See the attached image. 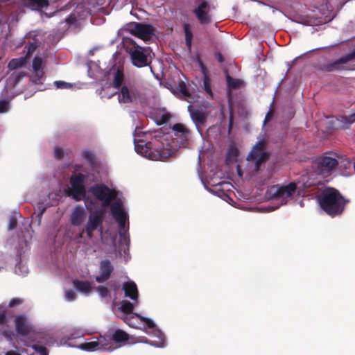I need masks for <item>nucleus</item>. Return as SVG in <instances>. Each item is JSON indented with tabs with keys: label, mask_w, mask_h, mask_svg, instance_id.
I'll use <instances>...</instances> for the list:
<instances>
[{
	"label": "nucleus",
	"mask_w": 355,
	"mask_h": 355,
	"mask_svg": "<svg viewBox=\"0 0 355 355\" xmlns=\"http://www.w3.org/2000/svg\"><path fill=\"white\" fill-rule=\"evenodd\" d=\"M24 349H19L16 346H15V349L8 350L5 355H22L24 353Z\"/></svg>",
	"instance_id": "nucleus-37"
},
{
	"label": "nucleus",
	"mask_w": 355,
	"mask_h": 355,
	"mask_svg": "<svg viewBox=\"0 0 355 355\" xmlns=\"http://www.w3.org/2000/svg\"><path fill=\"white\" fill-rule=\"evenodd\" d=\"M55 86L58 89H67L71 87V84L64 82V81H55L54 82Z\"/></svg>",
	"instance_id": "nucleus-36"
},
{
	"label": "nucleus",
	"mask_w": 355,
	"mask_h": 355,
	"mask_svg": "<svg viewBox=\"0 0 355 355\" xmlns=\"http://www.w3.org/2000/svg\"><path fill=\"white\" fill-rule=\"evenodd\" d=\"M268 115H269V113L266 116V119H265V121H264V123H266V120H267V119H268Z\"/></svg>",
	"instance_id": "nucleus-55"
},
{
	"label": "nucleus",
	"mask_w": 355,
	"mask_h": 355,
	"mask_svg": "<svg viewBox=\"0 0 355 355\" xmlns=\"http://www.w3.org/2000/svg\"><path fill=\"white\" fill-rule=\"evenodd\" d=\"M60 344L61 345H66V346H68V347H76L74 345L69 344L67 340H64L63 339L60 341Z\"/></svg>",
	"instance_id": "nucleus-48"
},
{
	"label": "nucleus",
	"mask_w": 355,
	"mask_h": 355,
	"mask_svg": "<svg viewBox=\"0 0 355 355\" xmlns=\"http://www.w3.org/2000/svg\"><path fill=\"white\" fill-rule=\"evenodd\" d=\"M227 83L229 87H239L241 85L242 83L239 80H235L227 76Z\"/></svg>",
	"instance_id": "nucleus-31"
},
{
	"label": "nucleus",
	"mask_w": 355,
	"mask_h": 355,
	"mask_svg": "<svg viewBox=\"0 0 355 355\" xmlns=\"http://www.w3.org/2000/svg\"><path fill=\"white\" fill-rule=\"evenodd\" d=\"M89 193H91L94 198H90L85 193L86 197L92 200L94 207L90 210L91 212L88 216V219L83 230L81 234H85V243L86 245H89L94 249V251L99 249L98 240L94 235V232L98 230L100 234L101 241L105 248L103 249L107 252H111L116 250V232L115 230L109 229L103 231L102 229V224L104 219L103 213L99 210L92 211L96 208V200L102 202L104 207L110 205L111 202H114L111 205V211L112 212V206L115 204H119L120 207H123L125 211V208L123 204L121 198L119 196V191L114 188H110L105 184H98L91 187L89 189Z\"/></svg>",
	"instance_id": "nucleus-1"
},
{
	"label": "nucleus",
	"mask_w": 355,
	"mask_h": 355,
	"mask_svg": "<svg viewBox=\"0 0 355 355\" xmlns=\"http://www.w3.org/2000/svg\"><path fill=\"white\" fill-rule=\"evenodd\" d=\"M135 151L143 157L150 160L164 161L175 153V148L172 147L168 143L166 144L158 141H146L134 137Z\"/></svg>",
	"instance_id": "nucleus-4"
},
{
	"label": "nucleus",
	"mask_w": 355,
	"mask_h": 355,
	"mask_svg": "<svg viewBox=\"0 0 355 355\" xmlns=\"http://www.w3.org/2000/svg\"><path fill=\"white\" fill-rule=\"evenodd\" d=\"M203 85H204V89L206 91V92L209 95L212 96V92H211V90L210 88V80H209V78L206 75L204 76Z\"/></svg>",
	"instance_id": "nucleus-32"
},
{
	"label": "nucleus",
	"mask_w": 355,
	"mask_h": 355,
	"mask_svg": "<svg viewBox=\"0 0 355 355\" xmlns=\"http://www.w3.org/2000/svg\"><path fill=\"white\" fill-rule=\"evenodd\" d=\"M97 292L101 297H107L109 294V291L106 287L99 286L97 288Z\"/></svg>",
	"instance_id": "nucleus-38"
},
{
	"label": "nucleus",
	"mask_w": 355,
	"mask_h": 355,
	"mask_svg": "<svg viewBox=\"0 0 355 355\" xmlns=\"http://www.w3.org/2000/svg\"><path fill=\"white\" fill-rule=\"evenodd\" d=\"M114 270L110 261L105 259L100 262L99 274L96 277V280L98 283H103L107 281Z\"/></svg>",
	"instance_id": "nucleus-16"
},
{
	"label": "nucleus",
	"mask_w": 355,
	"mask_h": 355,
	"mask_svg": "<svg viewBox=\"0 0 355 355\" xmlns=\"http://www.w3.org/2000/svg\"><path fill=\"white\" fill-rule=\"evenodd\" d=\"M137 92L132 86L123 85L118 94L119 103H130L136 101Z\"/></svg>",
	"instance_id": "nucleus-15"
},
{
	"label": "nucleus",
	"mask_w": 355,
	"mask_h": 355,
	"mask_svg": "<svg viewBox=\"0 0 355 355\" xmlns=\"http://www.w3.org/2000/svg\"><path fill=\"white\" fill-rule=\"evenodd\" d=\"M180 92L183 96L187 98V101L190 103L188 105V110L190 112V116L195 123L197 129L199 130L201 125H202L206 119V114L203 108H196L195 105L189 101V96L184 86H181Z\"/></svg>",
	"instance_id": "nucleus-13"
},
{
	"label": "nucleus",
	"mask_w": 355,
	"mask_h": 355,
	"mask_svg": "<svg viewBox=\"0 0 355 355\" xmlns=\"http://www.w3.org/2000/svg\"><path fill=\"white\" fill-rule=\"evenodd\" d=\"M173 130L175 132V135L187 139L189 135V130L187 128L181 123L175 124L173 126Z\"/></svg>",
	"instance_id": "nucleus-23"
},
{
	"label": "nucleus",
	"mask_w": 355,
	"mask_h": 355,
	"mask_svg": "<svg viewBox=\"0 0 355 355\" xmlns=\"http://www.w3.org/2000/svg\"><path fill=\"white\" fill-rule=\"evenodd\" d=\"M75 22V17L70 16L65 19L64 25L62 27V29H66L69 27L71 24H73Z\"/></svg>",
	"instance_id": "nucleus-39"
},
{
	"label": "nucleus",
	"mask_w": 355,
	"mask_h": 355,
	"mask_svg": "<svg viewBox=\"0 0 355 355\" xmlns=\"http://www.w3.org/2000/svg\"><path fill=\"white\" fill-rule=\"evenodd\" d=\"M73 286L77 291L84 295H89L92 291V286L89 282L74 280Z\"/></svg>",
	"instance_id": "nucleus-22"
},
{
	"label": "nucleus",
	"mask_w": 355,
	"mask_h": 355,
	"mask_svg": "<svg viewBox=\"0 0 355 355\" xmlns=\"http://www.w3.org/2000/svg\"><path fill=\"white\" fill-rule=\"evenodd\" d=\"M347 166L346 165H345V168H349V166H350V164H349V162H347Z\"/></svg>",
	"instance_id": "nucleus-53"
},
{
	"label": "nucleus",
	"mask_w": 355,
	"mask_h": 355,
	"mask_svg": "<svg viewBox=\"0 0 355 355\" xmlns=\"http://www.w3.org/2000/svg\"><path fill=\"white\" fill-rule=\"evenodd\" d=\"M25 75L22 72L12 74L7 80V85H15Z\"/></svg>",
	"instance_id": "nucleus-29"
},
{
	"label": "nucleus",
	"mask_w": 355,
	"mask_h": 355,
	"mask_svg": "<svg viewBox=\"0 0 355 355\" xmlns=\"http://www.w3.org/2000/svg\"><path fill=\"white\" fill-rule=\"evenodd\" d=\"M42 64L43 60L40 57H35L32 64L34 74L31 76V80L35 83H38L43 76Z\"/></svg>",
	"instance_id": "nucleus-19"
},
{
	"label": "nucleus",
	"mask_w": 355,
	"mask_h": 355,
	"mask_svg": "<svg viewBox=\"0 0 355 355\" xmlns=\"http://www.w3.org/2000/svg\"><path fill=\"white\" fill-rule=\"evenodd\" d=\"M238 173H239V175H241V169H240L239 166H238Z\"/></svg>",
	"instance_id": "nucleus-54"
},
{
	"label": "nucleus",
	"mask_w": 355,
	"mask_h": 355,
	"mask_svg": "<svg viewBox=\"0 0 355 355\" xmlns=\"http://www.w3.org/2000/svg\"><path fill=\"white\" fill-rule=\"evenodd\" d=\"M86 334L85 331L78 329V328H73L71 329L69 334L68 336L67 339L68 340H73L79 338H82L84 336V335ZM87 334H90L89 332H87Z\"/></svg>",
	"instance_id": "nucleus-28"
},
{
	"label": "nucleus",
	"mask_w": 355,
	"mask_h": 355,
	"mask_svg": "<svg viewBox=\"0 0 355 355\" xmlns=\"http://www.w3.org/2000/svg\"><path fill=\"white\" fill-rule=\"evenodd\" d=\"M320 180H319V181H318V182H312L309 183V184H308V185H307V187L311 186V184H315V183H320Z\"/></svg>",
	"instance_id": "nucleus-52"
},
{
	"label": "nucleus",
	"mask_w": 355,
	"mask_h": 355,
	"mask_svg": "<svg viewBox=\"0 0 355 355\" xmlns=\"http://www.w3.org/2000/svg\"><path fill=\"white\" fill-rule=\"evenodd\" d=\"M149 69H150V72L153 73L151 67H149Z\"/></svg>",
	"instance_id": "nucleus-56"
},
{
	"label": "nucleus",
	"mask_w": 355,
	"mask_h": 355,
	"mask_svg": "<svg viewBox=\"0 0 355 355\" xmlns=\"http://www.w3.org/2000/svg\"><path fill=\"white\" fill-rule=\"evenodd\" d=\"M54 154L57 158H61L64 155V150L60 147H55L54 149Z\"/></svg>",
	"instance_id": "nucleus-43"
},
{
	"label": "nucleus",
	"mask_w": 355,
	"mask_h": 355,
	"mask_svg": "<svg viewBox=\"0 0 355 355\" xmlns=\"http://www.w3.org/2000/svg\"><path fill=\"white\" fill-rule=\"evenodd\" d=\"M266 141L264 135H260L257 138V142L247 157L248 171L250 173H254L259 171L260 167L268 158V153L266 148Z\"/></svg>",
	"instance_id": "nucleus-8"
},
{
	"label": "nucleus",
	"mask_w": 355,
	"mask_h": 355,
	"mask_svg": "<svg viewBox=\"0 0 355 355\" xmlns=\"http://www.w3.org/2000/svg\"><path fill=\"white\" fill-rule=\"evenodd\" d=\"M129 338L127 333L121 329H117L110 334V340L114 345V349L119 348L126 344Z\"/></svg>",
	"instance_id": "nucleus-18"
},
{
	"label": "nucleus",
	"mask_w": 355,
	"mask_h": 355,
	"mask_svg": "<svg viewBox=\"0 0 355 355\" xmlns=\"http://www.w3.org/2000/svg\"><path fill=\"white\" fill-rule=\"evenodd\" d=\"M9 101L0 100V113H6L9 110Z\"/></svg>",
	"instance_id": "nucleus-34"
},
{
	"label": "nucleus",
	"mask_w": 355,
	"mask_h": 355,
	"mask_svg": "<svg viewBox=\"0 0 355 355\" xmlns=\"http://www.w3.org/2000/svg\"><path fill=\"white\" fill-rule=\"evenodd\" d=\"M16 224H17L16 220L15 218H12L10 221L9 229L10 230L14 229L16 226Z\"/></svg>",
	"instance_id": "nucleus-46"
},
{
	"label": "nucleus",
	"mask_w": 355,
	"mask_h": 355,
	"mask_svg": "<svg viewBox=\"0 0 355 355\" xmlns=\"http://www.w3.org/2000/svg\"><path fill=\"white\" fill-rule=\"evenodd\" d=\"M208 4L205 1L201 2L197 8L194 10V12L202 24H206L209 21V17L206 12Z\"/></svg>",
	"instance_id": "nucleus-20"
},
{
	"label": "nucleus",
	"mask_w": 355,
	"mask_h": 355,
	"mask_svg": "<svg viewBox=\"0 0 355 355\" xmlns=\"http://www.w3.org/2000/svg\"><path fill=\"white\" fill-rule=\"evenodd\" d=\"M7 322V318L6 316L5 312L2 310V307L0 306V324L5 325Z\"/></svg>",
	"instance_id": "nucleus-40"
},
{
	"label": "nucleus",
	"mask_w": 355,
	"mask_h": 355,
	"mask_svg": "<svg viewBox=\"0 0 355 355\" xmlns=\"http://www.w3.org/2000/svg\"><path fill=\"white\" fill-rule=\"evenodd\" d=\"M112 216L116 221L119 223V232L120 235V250L118 252L119 256L123 258L127 262L130 259L129 254L130 238L128 236V214L123 207L119 204L112 206Z\"/></svg>",
	"instance_id": "nucleus-6"
},
{
	"label": "nucleus",
	"mask_w": 355,
	"mask_h": 355,
	"mask_svg": "<svg viewBox=\"0 0 355 355\" xmlns=\"http://www.w3.org/2000/svg\"><path fill=\"white\" fill-rule=\"evenodd\" d=\"M78 349L82 350L88 351V352H94L98 351V345L96 340H92L91 342H87L85 343H82L77 346Z\"/></svg>",
	"instance_id": "nucleus-25"
},
{
	"label": "nucleus",
	"mask_w": 355,
	"mask_h": 355,
	"mask_svg": "<svg viewBox=\"0 0 355 355\" xmlns=\"http://www.w3.org/2000/svg\"><path fill=\"white\" fill-rule=\"evenodd\" d=\"M348 200L334 189H328L318 198L320 207L329 216L341 214Z\"/></svg>",
	"instance_id": "nucleus-7"
},
{
	"label": "nucleus",
	"mask_w": 355,
	"mask_h": 355,
	"mask_svg": "<svg viewBox=\"0 0 355 355\" xmlns=\"http://www.w3.org/2000/svg\"><path fill=\"white\" fill-rule=\"evenodd\" d=\"M37 45L35 42H31L28 46L27 55L32 54L36 49Z\"/></svg>",
	"instance_id": "nucleus-42"
},
{
	"label": "nucleus",
	"mask_w": 355,
	"mask_h": 355,
	"mask_svg": "<svg viewBox=\"0 0 355 355\" xmlns=\"http://www.w3.org/2000/svg\"><path fill=\"white\" fill-rule=\"evenodd\" d=\"M15 329L18 334L28 337L35 334L33 325L25 315H18L15 317Z\"/></svg>",
	"instance_id": "nucleus-14"
},
{
	"label": "nucleus",
	"mask_w": 355,
	"mask_h": 355,
	"mask_svg": "<svg viewBox=\"0 0 355 355\" xmlns=\"http://www.w3.org/2000/svg\"><path fill=\"white\" fill-rule=\"evenodd\" d=\"M218 59L219 62H223V60L222 55L220 54L218 55Z\"/></svg>",
	"instance_id": "nucleus-50"
},
{
	"label": "nucleus",
	"mask_w": 355,
	"mask_h": 355,
	"mask_svg": "<svg viewBox=\"0 0 355 355\" xmlns=\"http://www.w3.org/2000/svg\"><path fill=\"white\" fill-rule=\"evenodd\" d=\"M64 300L67 302H73L76 298V294L75 291L72 290L65 289L64 290Z\"/></svg>",
	"instance_id": "nucleus-30"
},
{
	"label": "nucleus",
	"mask_w": 355,
	"mask_h": 355,
	"mask_svg": "<svg viewBox=\"0 0 355 355\" xmlns=\"http://www.w3.org/2000/svg\"><path fill=\"white\" fill-rule=\"evenodd\" d=\"M15 272L21 275H25L28 272V269L25 265L20 263L16 266Z\"/></svg>",
	"instance_id": "nucleus-33"
},
{
	"label": "nucleus",
	"mask_w": 355,
	"mask_h": 355,
	"mask_svg": "<svg viewBox=\"0 0 355 355\" xmlns=\"http://www.w3.org/2000/svg\"><path fill=\"white\" fill-rule=\"evenodd\" d=\"M297 192V185L294 182L285 185H273L268 188L267 197L277 200L280 205H285L292 199Z\"/></svg>",
	"instance_id": "nucleus-9"
},
{
	"label": "nucleus",
	"mask_w": 355,
	"mask_h": 355,
	"mask_svg": "<svg viewBox=\"0 0 355 355\" xmlns=\"http://www.w3.org/2000/svg\"><path fill=\"white\" fill-rule=\"evenodd\" d=\"M315 172L323 178L328 177L338 164L336 155H324L318 158L315 162Z\"/></svg>",
	"instance_id": "nucleus-12"
},
{
	"label": "nucleus",
	"mask_w": 355,
	"mask_h": 355,
	"mask_svg": "<svg viewBox=\"0 0 355 355\" xmlns=\"http://www.w3.org/2000/svg\"><path fill=\"white\" fill-rule=\"evenodd\" d=\"M123 320L128 325L136 329L140 328V324H144L145 329L144 331L154 338V339L150 341L146 339L141 342L148 343L155 347L162 348L166 346L164 334L156 327L154 322L151 319L143 317L135 313H130V314L123 315Z\"/></svg>",
	"instance_id": "nucleus-5"
},
{
	"label": "nucleus",
	"mask_w": 355,
	"mask_h": 355,
	"mask_svg": "<svg viewBox=\"0 0 355 355\" xmlns=\"http://www.w3.org/2000/svg\"><path fill=\"white\" fill-rule=\"evenodd\" d=\"M98 351H105V350H114V345L112 343V340H110V336L109 338H106L105 336H101L96 339Z\"/></svg>",
	"instance_id": "nucleus-21"
},
{
	"label": "nucleus",
	"mask_w": 355,
	"mask_h": 355,
	"mask_svg": "<svg viewBox=\"0 0 355 355\" xmlns=\"http://www.w3.org/2000/svg\"><path fill=\"white\" fill-rule=\"evenodd\" d=\"M87 216L86 209L80 205L76 206L71 211L70 222L74 226L82 225Z\"/></svg>",
	"instance_id": "nucleus-17"
},
{
	"label": "nucleus",
	"mask_w": 355,
	"mask_h": 355,
	"mask_svg": "<svg viewBox=\"0 0 355 355\" xmlns=\"http://www.w3.org/2000/svg\"><path fill=\"white\" fill-rule=\"evenodd\" d=\"M21 303V300L19 299H12L9 302L10 306H15V305L19 304Z\"/></svg>",
	"instance_id": "nucleus-45"
},
{
	"label": "nucleus",
	"mask_w": 355,
	"mask_h": 355,
	"mask_svg": "<svg viewBox=\"0 0 355 355\" xmlns=\"http://www.w3.org/2000/svg\"><path fill=\"white\" fill-rule=\"evenodd\" d=\"M85 176L83 174H75L71 178V188L67 187L59 193H51L46 200V205H54L58 203L60 199L63 196H71L76 201L84 200L86 209L92 210L94 204L85 196V188L84 185Z\"/></svg>",
	"instance_id": "nucleus-3"
},
{
	"label": "nucleus",
	"mask_w": 355,
	"mask_h": 355,
	"mask_svg": "<svg viewBox=\"0 0 355 355\" xmlns=\"http://www.w3.org/2000/svg\"><path fill=\"white\" fill-rule=\"evenodd\" d=\"M128 34L144 40L149 41L154 35L153 28L148 24L130 23L118 31V35L122 37L124 48L130 55L131 63L136 67L148 66L152 59V51L150 47L138 45Z\"/></svg>",
	"instance_id": "nucleus-2"
},
{
	"label": "nucleus",
	"mask_w": 355,
	"mask_h": 355,
	"mask_svg": "<svg viewBox=\"0 0 355 355\" xmlns=\"http://www.w3.org/2000/svg\"><path fill=\"white\" fill-rule=\"evenodd\" d=\"M33 349L40 353L41 355H47L46 349L42 346H33Z\"/></svg>",
	"instance_id": "nucleus-41"
},
{
	"label": "nucleus",
	"mask_w": 355,
	"mask_h": 355,
	"mask_svg": "<svg viewBox=\"0 0 355 355\" xmlns=\"http://www.w3.org/2000/svg\"><path fill=\"white\" fill-rule=\"evenodd\" d=\"M340 121L347 124H351L355 121V113L350 116H340Z\"/></svg>",
	"instance_id": "nucleus-35"
},
{
	"label": "nucleus",
	"mask_w": 355,
	"mask_h": 355,
	"mask_svg": "<svg viewBox=\"0 0 355 355\" xmlns=\"http://www.w3.org/2000/svg\"><path fill=\"white\" fill-rule=\"evenodd\" d=\"M277 208V207H269L268 209L269 211H272V210H274V209H275Z\"/></svg>",
	"instance_id": "nucleus-51"
},
{
	"label": "nucleus",
	"mask_w": 355,
	"mask_h": 355,
	"mask_svg": "<svg viewBox=\"0 0 355 355\" xmlns=\"http://www.w3.org/2000/svg\"><path fill=\"white\" fill-rule=\"evenodd\" d=\"M26 63V58L21 57L19 58H15L11 60L8 65L9 69H15L17 68L24 66Z\"/></svg>",
	"instance_id": "nucleus-26"
},
{
	"label": "nucleus",
	"mask_w": 355,
	"mask_h": 355,
	"mask_svg": "<svg viewBox=\"0 0 355 355\" xmlns=\"http://www.w3.org/2000/svg\"><path fill=\"white\" fill-rule=\"evenodd\" d=\"M186 43H187V45L190 47L191 45V39L189 38V39H186Z\"/></svg>",
	"instance_id": "nucleus-49"
},
{
	"label": "nucleus",
	"mask_w": 355,
	"mask_h": 355,
	"mask_svg": "<svg viewBox=\"0 0 355 355\" xmlns=\"http://www.w3.org/2000/svg\"><path fill=\"white\" fill-rule=\"evenodd\" d=\"M109 78L112 80V83L110 84L106 88L103 87L99 91V94L101 98H110L116 91L115 90L121 85L124 76L122 70L119 69L113 68L109 72Z\"/></svg>",
	"instance_id": "nucleus-11"
},
{
	"label": "nucleus",
	"mask_w": 355,
	"mask_h": 355,
	"mask_svg": "<svg viewBox=\"0 0 355 355\" xmlns=\"http://www.w3.org/2000/svg\"><path fill=\"white\" fill-rule=\"evenodd\" d=\"M238 156L239 150L233 146H230L227 153V160L229 162H235L237 161Z\"/></svg>",
	"instance_id": "nucleus-27"
},
{
	"label": "nucleus",
	"mask_w": 355,
	"mask_h": 355,
	"mask_svg": "<svg viewBox=\"0 0 355 355\" xmlns=\"http://www.w3.org/2000/svg\"><path fill=\"white\" fill-rule=\"evenodd\" d=\"M184 30H185V39H189V38L191 39L192 35H191V32L188 30L187 26L184 27Z\"/></svg>",
	"instance_id": "nucleus-47"
},
{
	"label": "nucleus",
	"mask_w": 355,
	"mask_h": 355,
	"mask_svg": "<svg viewBox=\"0 0 355 355\" xmlns=\"http://www.w3.org/2000/svg\"><path fill=\"white\" fill-rule=\"evenodd\" d=\"M2 335L5 336L8 340H11L13 333L11 330H3Z\"/></svg>",
	"instance_id": "nucleus-44"
},
{
	"label": "nucleus",
	"mask_w": 355,
	"mask_h": 355,
	"mask_svg": "<svg viewBox=\"0 0 355 355\" xmlns=\"http://www.w3.org/2000/svg\"><path fill=\"white\" fill-rule=\"evenodd\" d=\"M26 3L32 10H38L47 7L49 1L48 0H26Z\"/></svg>",
	"instance_id": "nucleus-24"
},
{
	"label": "nucleus",
	"mask_w": 355,
	"mask_h": 355,
	"mask_svg": "<svg viewBox=\"0 0 355 355\" xmlns=\"http://www.w3.org/2000/svg\"><path fill=\"white\" fill-rule=\"evenodd\" d=\"M123 290L124 291L126 297L137 302L138 291L137 285L134 282L128 281L125 283L123 286ZM137 304V302L135 304L127 300H123L121 302L119 310L123 313V315H128L130 314V313H133L132 311Z\"/></svg>",
	"instance_id": "nucleus-10"
}]
</instances>
